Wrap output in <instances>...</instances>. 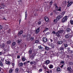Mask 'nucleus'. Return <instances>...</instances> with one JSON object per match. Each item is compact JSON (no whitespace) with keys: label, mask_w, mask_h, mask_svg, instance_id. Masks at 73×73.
Segmentation results:
<instances>
[{"label":"nucleus","mask_w":73,"mask_h":73,"mask_svg":"<svg viewBox=\"0 0 73 73\" xmlns=\"http://www.w3.org/2000/svg\"><path fill=\"white\" fill-rule=\"evenodd\" d=\"M63 31L62 30L59 31L56 33V35L58 37H60L61 36L60 34L63 33Z\"/></svg>","instance_id":"f257e3e1"},{"label":"nucleus","mask_w":73,"mask_h":73,"mask_svg":"<svg viewBox=\"0 0 73 73\" xmlns=\"http://www.w3.org/2000/svg\"><path fill=\"white\" fill-rule=\"evenodd\" d=\"M5 6V4L4 3L2 2L1 3V5H0V9H4V7Z\"/></svg>","instance_id":"f03ea898"},{"label":"nucleus","mask_w":73,"mask_h":73,"mask_svg":"<svg viewBox=\"0 0 73 73\" xmlns=\"http://www.w3.org/2000/svg\"><path fill=\"white\" fill-rule=\"evenodd\" d=\"M68 19V17L67 16H65L64 17L62 20V23H64V22H66L67 21Z\"/></svg>","instance_id":"7ed1b4c3"},{"label":"nucleus","mask_w":73,"mask_h":73,"mask_svg":"<svg viewBox=\"0 0 73 73\" xmlns=\"http://www.w3.org/2000/svg\"><path fill=\"white\" fill-rule=\"evenodd\" d=\"M67 70L68 72H72L73 70L72 69L71 67H68L67 68Z\"/></svg>","instance_id":"20e7f679"},{"label":"nucleus","mask_w":73,"mask_h":73,"mask_svg":"<svg viewBox=\"0 0 73 73\" xmlns=\"http://www.w3.org/2000/svg\"><path fill=\"white\" fill-rule=\"evenodd\" d=\"M62 15H59L56 18V20H59L60 19H61L62 17Z\"/></svg>","instance_id":"39448f33"},{"label":"nucleus","mask_w":73,"mask_h":73,"mask_svg":"<svg viewBox=\"0 0 73 73\" xmlns=\"http://www.w3.org/2000/svg\"><path fill=\"white\" fill-rule=\"evenodd\" d=\"M44 19L47 23H48V22H49V19H48V18L47 17H44Z\"/></svg>","instance_id":"423d86ee"},{"label":"nucleus","mask_w":73,"mask_h":73,"mask_svg":"<svg viewBox=\"0 0 73 73\" xmlns=\"http://www.w3.org/2000/svg\"><path fill=\"white\" fill-rule=\"evenodd\" d=\"M43 42H46L48 41V40H47V38L45 37L43 38Z\"/></svg>","instance_id":"0eeeda50"},{"label":"nucleus","mask_w":73,"mask_h":73,"mask_svg":"<svg viewBox=\"0 0 73 73\" xmlns=\"http://www.w3.org/2000/svg\"><path fill=\"white\" fill-rule=\"evenodd\" d=\"M40 31V28H38L36 29V33H38V32Z\"/></svg>","instance_id":"6e6552de"},{"label":"nucleus","mask_w":73,"mask_h":73,"mask_svg":"<svg viewBox=\"0 0 73 73\" xmlns=\"http://www.w3.org/2000/svg\"><path fill=\"white\" fill-rule=\"evenodd\" d=\"M64 49V47H61L58 49V50L59 51H62Z\"/></svg>","instance_id":"1a4fd4ad"},{"label":"nucleus","mask_w":73,"mask_h":73,"mask_svg":"<svg viewBox=\"0 0 73 73\" xmlns=\"http://www.w3.org/2000/svg\"><path fill=\"white\" fill-rule=\"evenodd\" d=\"M23 33V31H20L18 33V36H19L20 35H21L22 33Z\"/></svg>","instance_id":"9d476101"},{"label":"nucleus","mask_w":73,"mask_h":73,"mask_svg":"<svg viewBox=\"0 0 73 73\" xmlns=\"http://www.w3.org/2000/svg\"><path fill=\"white\" fill-rule=\"evenodd\" d=\"M8 26L7 25H5L4 26V29L5 30L8 29Z\"/></svg>","instance_id":"9b49d317"},{"label":"nucleus","mask_w":73,"mask_h":73,"mask_svg":"<svg viewBox=\"0 0 73 73\" xmlns=\"http://www.w3.org/2000/svg\"><path fill=\"white\" fill-rule=\"evenodd\" d=\"M19 69L18 68H17L15 69V72L16 73H18L19 72Z\"/></svg>","instance_id":"f8f14e48"},{"label":"nucleus","mask_w":73,"mask_h":73,"mask_svg":"<svg viewBox=\"0 0 73 73\" xmlns=\"http://www.w3.org/2000/svg\"><path fill=\"white\" fill-rule=\"evenodd\" d=\"M23 63H20L18 64V66L19 67H20V66H23Z\"/></svg>","instance_id":"ddd939ff"},{"label":"nucleus","mask_w":73,"mask_h":73,"mask_svg":"<svg viewBox=\"0 0 73 73\" xmlns=\"http://www.w3.org/2000/svg\"><path fill=\"white\" fill-rule=\"evenodd\" d=\"M38 48H39L40 50H44V48H43V47H41V46H38Z\"/></svg>","instance_id":"4468645a"},{"label":"nucleus","mask_w":73,"mask_h":73,"mask_svg":"<svg viewBox=\"0 0 73 73\" xmlns=\"http://www.w3.org/2000/svg\"><path fill=\"white\" fill-rule=\"evenodd\" d=\"M66 31L67 33H69L70 31V28H67L66 30Z\"/></svg>","instance_id":"2eb2a0df"},{"label":"nucleus","mask_w":73,"mask_h":73,"mask_svg":"<svg viewBox=\"0 0 73 73\" xmlns=\"http://www.w3.org/2000/svg\"><path fill=\"white\" fill-rule=\"evenodd\" d=\"M57 43L58 44H59V45H61L62 44V41H58Z\"/></svg>","instance_id":"dca6fc26"},{"label":"nucleus","mask_w":73,"mask_h":73,"mask_svg":"<svg viewBox=\"0 0 73 73\" xmlns=\"http://www.w3.org/2000/svg\"><path fill=\"white\" fill-rule=\"evenodd\" d=\"M49 45L50 46H51L52 48H54V44L53 43L51 44H49Z\"/></svg>","instance_id":"f3484780"},{"label":"nucleus","mask_w":73,"mask_h":73,"mask_svg":"<svg viewBox=\"0 0 73 73\" xmlns=\"http://www.w3.org/2000/svg\"><path fill=\"white\" fill-rule=\"evenodd\" d=\"M25 20H27V11H26V12H25Z\"/></svg>","instance_id":"a211bd4d"},{"label":"nucleus","mask_w":73,"mask_h":73,"mask_svg":"<svg viewBox=\"0 0 73 73\" xmlns=\"http://www.w3.org/2000/svg\"><path fill=\"white\" fill-rule=\"evenodd\" d=\"M50 62V61L49 60H47L46 61H45V63L47 64L48 65V64H49V62Z\"/></svg>","instance_id":"6ab92c4d"},{"label":"nucleus","mask_w":73,"mask_h":73,"mask_svg":"<svg viewBox=\"0 0 73 73\" xmlns=\"http://www.w3.org/2000/svg\"><path fill=\"white\" fill-rule=\"evenodd\" d=\"M13 69H12V68H11L9 70V73H12V72H13Z\"/></svg>","instance_id":"aec40b11"},{"label":"nucleus","mask_w":73,"mask_h":73,"mask_svg":"<svg viewBox=\"0 0 73 73\" xmlns=\"http://www.w3.org/2000/svg\"><path fill=\"white\" fill-rule=\"evenodd\" d=\"M5 46V44H4V43H2V45H1V48H4V47Z\"/></svg>","instance_id":"412c9836"},{"label":"nucleus","mask_w":73,"mask_h":73,"mask_svg":"<svg viewBox=\"0 0 73 73\" xmlns=\"http://www.w3.org/2000/svg\"><path fill=\"white\" fill-rule=\"evenodd\" d=\"M21 42V39L18 40H17V43H20V42Z\"/></svg>","instance_id":"4be33fe9"},{"label":"nucleus","mask_w":73,"mask_h":73,"mask_svg":"<svg viewBox=\"0 0 73 73\" xmlns=\"http://www.w3.org/2000/svg\"><path fill=\"white\" fill-rule=\"evenodd\" d=\"M56 70L57 72H60V67H58L57 68Z\"/></svg>","instance_id":"5701e85b"},{"label":"nucleus","mask_w":73,"mask_h":73,"mask_svg":"<svg viewBox=\"0 0 73 73\" xmlns=\"http://www.w3.org/2000/svg\"><path fill=\"white\" fill-rule=\"evenodd\" d=\"M16 45V42H13L12 44V46H14Z\"/></svg>","instance_id":"b1692460"},{"label":"nucleus","mask_w":73,"mask_h":73,"mask_svg":"<svg viewBox=\"0 0 73 73\" xmlns=\"http://www.w3.org/2000/svg\"><path fill=\"white\" fill-rule=\"evenodd\" d=\"M33 54H30L29 57L31 58H33Z\"/></svg>","instance_id":"393cba45"},{"label":"nucleus","mask_w":73,"mask_h":73,"mask_svg":"<svg viewBox=\"0 0 73 73\" xmlns=\"http://www.w3.org/2000/svg\"><path fill=\"white\" fill-rule=\"evenodd\" d=\"M65 37L66 38H69V34H68L66 35Z\"/></svg>","instance_id":"a878e982"},{"label":"nucleus","mask_w":73,"mask_h":73,"mask_svg":"<svg viewBox=\"0 0 73 73\" xmlns=\"http://www.w3.org/2000/svg\"><path fill=\"white\" fill-rule=\"evenodd\" d=\"M0 66H3V64L1 61H0Z\"/></svg>","instance_id":"bb28decb"},{"label":"nucleus","mask_w":73,"mask_h":73,"mask_svg":"<svg viewBox=\"0 0 73 73\" xmlns=\"http://www.w3.org/2000/svg\"><path fill=\"white\" fill-rule=\"evenodd\" d=\"M49 30V29L48 28H46L45 29V30L44 31H45V32H46V31H48Z\"/></svg>","instance_id":"cd10ccee"},{"label":"nucleus","mask_w":73,"mask_h":73,"mask_svg":"<svg viewBox=\"0 0 73 73\" xmlns=\"http://www.w3.org/2000/svg\"><path fill=\"white\" fill-rule=\"evenodd\" d=\"M69 64L70 65H73V62H69Z\"/></svg>","instance_id":"c85d7f7f"},{"label":"nucleus","mask_w":73,"mask_h":73,"mask_svg":"<svg viewBox=\"0 0 73 73\" xmlns=\"http://www.w3.org/2000/svg\"><path fill=\"white\" fill-rule=\"evenodd\" d=\"M5 63L6 64H9L11 62H9L8 61H6L5 62Z\"/></svg>","instance_id":"c756f323"},{"label":"nucleus","mask_w":73,"mask_h":73,"mask_svg":"<svg viewBox=\"0 0 73 73\" xmlns=\"http://www.w3.org/2000/svg\"><path fill=\"white\" fill-rule=\"evenodd\" d=\"M10 43H11V41L10 40H9L7 42V44H10Z\"/></svg>","instance_id":"7c9ffc66"},{"label":"nucleus","mask_w":73,"mask_h":73,"mask_svg":"<svg viewBox=\"0 0 73 73\" xmlns=\"http://www.w3.org/2000/svg\"><path fill=\"white\" fill-rule=\"evenodd\" d=\"M53 65L51 64L49 66V68H50V69H52V68H53Z\"/></svg>","instance_id":"2f4dec72"},{"label":"nucleus","mask_w":73,"mask_h":73,"mask_svg":"<svg viewBox=\"0 0 73 73\" xmlns=\"http://www.w3.org/2000/svg\"><path fill=\"white\" fill-rule=\"evenodd\" d=\"M31 41H33L34 40V37H31Z\"/></svg>","instance_id":"473e14b6"},{"label":"nucleus","mask_w":73,"mask_h":73,"mask_svg":"<svg viewBox=\"0 0 73 73\" xmlns=\"http://www.w3.org/2000/svg\"><path fill=\"white\" fill-rule=\"evenodd\" d=\"M56 6V7H55V9H56V10H57L58 9V7H57V5H55Z\"/></svg>","instance_id":"72a5a7b5"},{"label":"nucleus","mask_w":73,"mask_h":73,"mask_svg":"<svg viewBox=\"0 0 73 73\" xmlns=\"http://www.w3.org/2000/svg\"><path fill=\"white\" fill-rule=\"evenodd\" d=\"M58 20H57V18H56V19H54V23H57V21H58Z\"/></svg>","instance_id":"f704fd0d"},{"label":"nucleus","mask_w":73,"mask_h":73,"mask_svg":"<svg viewBox=\"0 0 73 73\" xmlns=\"http://www.w3.org/2000/svg\"><path fill=\"white\" fill-rule=\"evenodd\" d=\"M59 9H58L57 11H61V7H59Z\"/></svg>","instance_id":"c9c22d12"},{"label":"nucleus","mask_w":73,"mask_h":73,"mask_svg":"<svg viewBox=\"0 0 73 73\" xmlns=\"http://www.w3.org/2000/svg\"><path fill=\"white\" fill-rule=\"evenodd\" d=\"M65 41H66L65 40V39H63L62 41V43H64L65 42Z\"/></svg>","instance_id":"e433bc0d"},{"label":"nucleus","mask_w":73,"mask_h":73,"mask_svg":"<svg viewBox=\"0 0 73 73\" xmlns=\"http://www.w3.org/2000/svg\"><path fill=\"white\" fill-rule=\"evenodd\" d=\"M45 49L46 50H49V48H48V47H46Z\"/></svg>","instance_id":"4c0bfd02"},{"label":"nucleus","mask_w":73,"mask_h":73,"mask_svg":"<svg viewBox=\"0 0 73 73\" xmlns=\"http://www.w3.org/2000/svg\"><path fill=\"white\" fill-rule=\"evenodd\" d=\"M64 46H65V48H66V47H67V46H68V44H64Z\"/></svg>","instance_id":"58836bf2"},{"label":"nucleus","mask_w":73,"mask_h":73,"mask_svg":"<svg viewBox=\"0 0 73 73\" xmlns=\"http://www.w3.org/2000/svg\"><path fill=\"white\" fill-rule=\"evenodd\" d=\"M42 68L40 69L39 70V72H42Z\"/></svg>","instance_id":"ea45409f"},{"label":"nucleus","mask_w":73,"mask_h":73,"mask_svg":"<svg viewBox=\"0 0 73 73\" xmlns=\"http://www.w3.org/2000/svg\"><path fill=\"white\" fill-rule=\"evenodd\" d=\"M22 36L24 37H27V35H23Z\"/></svg>","instance_id":"a19ab883"},{"label":"nucleus","mask_w":73,"mask_h":73,"mask_svg":"<svg viewBox=\"0 0 73 73\" xmlns=\"http://www.w3.org/2000/svg\"><path fill=\"white\" fill-rule=\"evenodd\" d=\"M70 23L71 24H72L73 25V21L71 20L70 21Z\"/></svg>","instance_id":"79ce46f5"},{"label":"nucleus","mask_w":73,"mask_h":73,"mask_svg":"<svg viewBox=\"0 0 73 73\" xmlns=\"http://www.w3.org/2000/svg\"><path fill=\"white\" fill-rule=\"evenodd\" d=\"M52 33L53 34H54V35H56V32L54 31H52Z\"/></svg>","instance_id":"37998d69"},{"label":"nucleus","mask_w":73,"mask_h":73,"mask_svg":"<svg viewBox=\"0 0 73 73\" xmlns=\"http://www.w3.org/2000/svg\"><path fill=\"white\" fill-rule=\"evenodd\" d=\"M38 42H39V41L38 40H36L35 41V43H38Z\"/></svg>","instance_id":"c03bdc74"},{"label":"nucleus","mask_w":73,"mask_h":73,"mask_svg":"<svg viewBox=\"0 0 73 73\" xmlns=\"http://www.w3.org/2000/svg\"><path fill=\"white\" fill-rule=\"evenodd\" d=\"M29 52L31 54V53H32V50H30L29 51Z\"/></svg>","instance_id":"a18cd8bd"},{"label":"nucleus","mask_w":73,"mask_h":73,"mask_svg":"<svg viewBox=\"0 0 73 73\" xmlns=\"http://www.w3.org/2000/svg\"><path fill=\"white\" fill-rule=\"evenodd\" d=\"M67 50L68 52H70V48H67Z\"/></svg>","instance_id":"49530a36"},{"label":"nucleus","mask_w":73,"mask_h":73,"mask_svg":"<svg viewBox=\"0 0 73 73\" xmlns=\"http://www.w3.org/2000/svg\"><path fill=\"white\" fill-rule=\"evenodd\" d=\"M3 28V26L1 25H0V29H1Z\"/></svg>","instance_id":"de8ad7c7"},{"label":"nucleus","mask_w":73,"mask_h":73,"mask_svg":"<svg viewBox=\"0 0 73 73\" xmlns=\"http://www.w3.org/2000/svg\"><path fill=\"white\" fill-rule=\"evenodd\" d=\"M22 60L23 61H24L25 60V58H22Z\"/></svg>","instance_id":"09e8293b"},{"label":"nucleus","mask_w":73,"mask_h":73,"mask_svg":"<svg viewBox=\"0 0 73 73\" xmlns=\"http://www.w3.org/2000/svg\"><path fill=\"white\" fill-rule=\"evenodd\" d=\"M73 3V2L72 1H71V2H70L69 4L71 5H72V4Z\"/></svg>","instance_id":"8fccbe9b"},{"label":"nucleus","mask_w":73,"mask_h":73,"mask_svg":"<svg viewBox=\"0 0 73 73\" xmlns=\"http://www.w3.org/2000/svg\"><path fill=\"white\" fill-rule=\"evenodd\" d=\"M38 24H41V22L40 21L38 22Z\"/></svg>","instance_id":"3c124183"},{"label":"nucleus","mask_w":73,"mask_h":73,"mask_svg":"<svg viewBox=\"0 0 73 73\" xmlns=\"http://www.w3.org/2000/svg\"><path fill=\"white\" fill-rule=\"evenodd\" d=\"M72 37V36L69 34V37H70V38H71V37Z\"/></svg>","instance_id":"603ef678"},{"label":"nucleus","mask_w":73,"mask_h":73,"mask_svg":"<svg viewBox=\"0 0 73 73\" xmlns=\"http://www.w3.org/2000/svg\"><path fill=\"white\" fill-rule=\"evenodd\" d=\"M27 64V62H24V64L25 65H26V64Z\"/></svg>","instance_id":"864d4df0"},{"label":"nucleus","mask_w":73,"mask_h":73,"mask_svg":"<svg viewBox=\"0 0 73 73\" xmlns=\"http://www.w3.org/2000/svg\"><path fill=\"white\" fill-rule=\"evenodd\" d=\"M10 32H11V29H9V31H8V33H10Z\"/></svg>","instance_id":"5fc2aeb1"},{"label":"nucleus","mask_w":73,"mask_h":73,"mask_svg":"<svg viewBox=\"0 0 73 73\" xmlns=\"http://www.w3.org/2000/svg\"><path fill=\"white\" fill-rule=\"evenodd\" d=\"M60 62L61 64H64V61H63L61 62Z\"/></svg>","instance_id":"6e6d98bb"},{"label":"nucleus","mask_w":73,"mask_h":73,"mask_svg":"<svg viewBox=\"0 0 73 73\" xmlns=\"http://www.w3.org/2000/svg\"><path fill=\"white\" fill-rule=\"evenodd\" d=\"M52 4H53V2H52V1H51L50 3V5H52Z\"/></svg>","instance_id":"4d7b16f0"},{"label":"nucleus","mask_w":73,"mask_h":73,"mask_svg":"<svg viewBox=\"0 0 73 73\" xmlns=\"http://www.w3.org/2000/svg\"><path fill=\"white\" fill-rule=\"evenodd\" d=\"M70 5L69 3L67 5L68 7H69L70 6Z\"/></svg>","instance_id":"13d9d810"},{"label":"nucleus","mask_w":73,"mask_h":73,"mask_svg":"<svg viewBox=\"0 0 73 73\" xmlns=\"http://www.w3.org/2000/svg\"><path fill=\"white\" fill-rule=\"evenodd\" d=\"M12 66H14L15 65V63H12Z\"/></svg>","instance_id":"bf43d9fd"},{"label":"nucleus","mask_w":73,"mask_h":73,"mask_svg":"<svg viewBox=\"0 0 73 73\" xmlns=\"http://www.w3.org/2000/svg\"><path fill=\"white\" fill-rule=\"evenodd\" d=\"M3 20H7V19H6L5 17H3Z\"/></svg>","instance_id":"052dcab7"},{"label":"nucleus","mask_w":73,"mask_h":73,"mask_svg":"<svg viewBox=\"0 0 73 73\" xmlns=\"http://www.w3.org/2000/svg\"><path fill=\"white\" fill-rule=\"evenodd\" d=\"M20 58V56H19V55L17 56V58Z\"/></svg>","instance_id":"680f3d73"},{"label":"nucleus","mask_w":73,"mask_h":73,"mask_svg":"<svg viewBox=\"0 0 73 73\" xmlns=\"http://www.w3.org/2000/svg\"><path fill=\"white\" fill-rule=\"evenodd\" d=\"M34 15L35 16H37V14H35Z\"/></svg>","instance_id":"e2e57ef3"},{"label":"nucleus","mask_w":73,"mask_h":73,"mask_svg":"<svg viewBox=\"0 0 73 73\" xmlns=\"http://www.w3.org/2000/svg\"><path fill=\"white\" fill-rule=\"evenodd\" d=\"M21 19H20V20H19V24H20V23H21Z\"/></svg>","instance_id":"0e129e2a"},{"label":"nucleus","mask_w":73,"mask_h":73,"mask_svg":"<svg viewBox=\"0 0 73 73\" xmlns=\"http://www.w3.org/2000/svg\"><path fill=\"white\" fill-rule=\"evenodd\" d=\"M50 34V32H48L46 33L47 35H49Z\"/></svg>","instance_id":"69168bd1"},{"label":"nucleus","mask_w":73,"mask_h":73,"mask_svg":"<svg viewBox=\"0 0 73 73\" xmlns=\"http://www.w3.org/2000/svg\"><path fill=\"white\" fill-rule=\"evenodd\" d=\"M53 12H56V10H54L53 11Z\"/></svg>","instance_id":"338daca9"},{"label":"nucleus","mask_w":73,"mask_h":73,"mask_svg":"<svg viewBox=\"0 0 73 73\" xmlns=\"http://www.w3.org/2000/svg\"><path fill=\"white\" fill-rule=\"evenodd\" d=\"M67 58H69L70 57H69V56L68 55H67Z\"/></svg>","instance_id":"774afa93"}]
</instances>
